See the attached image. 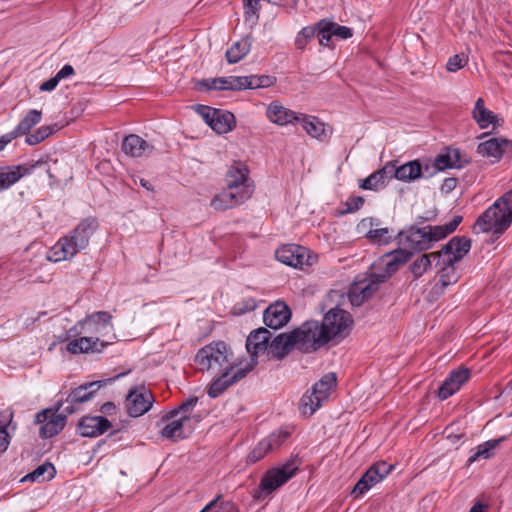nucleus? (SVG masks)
Here are the masks:
<instances>
[{"label": "nucleus", "instance_id": "obj_1", "mask_svg": "<svg viewBox=\"0 0 512 512\" xmlns=\"http://www.w3.org/2000/svg\"><path fill=\"white\" fill-rule=\"evenodd\" d=\"M97 227V220L93 217L82 220L69 234L61 237L50 248L47 260L56 263L72 259L89 245V240Z\"/></svg>", "mask_w": 512, "mask_h": 512}, {"label": "nucleus", "instance_id": "obj_2", "mask_svg": "<svg viewBox=\"0 0 512 512\" xmlns=\"http://www.w3.org/2000/svg\"><path fill=\"white\" fill-rule=\"evenodd\" d=\"M461 221V216H455L451 221L443 225H427L421 228L410 227L405 233V242L411 249L417 251L428 250L434 243L453 233Z\"/></svg>", "mask_w": 512, "mask_h": 512}, {"label": "nucleus", "instance_id": "obj_3", "mask_svg": "<svg viewBox=\"0 0 512 512\" xmlns=\"http://www.w3.org/2000/svg\"><path fill=\"white\" fill-rule=\"evenodd\" d=\"M512 221V189L495 201L477 219L475 227L481 232L502 233Z\"/></svg>", "mask_w": 512, "mask_h": 512}, {"label": "nucleus", "instance_id": "obj_4", "mask_svg": "<svg viewBox=\"0 0 512 512\" xmlns=\"http://www.w3.org/2000/svg\"><path fill=\"white\" fill-rule=\"evenodd\" d=\"M512 221V189L495 201L477 219L475 227L481 232L502 233Z\"/></svg>", "mask_w": 512, "mask_h": 512}, {"label": "nucleus", "instance_id": "obj_5", "mask_svg": "<svg viewBox=\"0 0 512 512\" xmlns=\"http://www.w3.org/2000/svg\"><path fill=\"white\" fill-rule=\"evenodd\" d=\"M298 469L299 463L296 459H290L278 467L269 469L263 475L258 488L253 492V497L258 501L265 500L291 479Z\"/></svg>", "mask_w": 512, "mask_h": 512}, {"label": "nucleus", "instance_id": "obj_6", "mask_svg": "<svg viewBox=\"0 0 512 512\" xmlns=\"http://www.w3.org/2000/svg\"><path fill=\"white\" fill-rule=\"evenodd\" d=\"M113 330L112 315L106 311H97L87 315L70 328L67 332V339L81 334L100 338L112 334Z\"/></svg>", "mask_w": 512, "mask_h": 512}, {"label": "nucleus", "instance_id": "obj_7", "mask_svg": "<svg viewBox=\"0 0 512 512\" xmlns=\"http://www.w3.org/2000/svg\"><path fill=\"white\" fill-rule=\"evenodd\" d=\"M195 363L201 371L221 372L228 366L229 350L224 342H213L202 347L195 356Z\"/></svg>", "mask_w": 512, "mask_h": 512}, {"label": "nucleus", "instance_id": "obj_8", "mask_svg": "<svg viewBox=\"0 0 512 512\" xmlns=\"http://www.w3.org/2000/svg\"><path fill=\"white\" fill-rule=\"evenodd\" d=\"M296 347L302 352H313L329 342L318 321L302 324L291 332Z\"/></svg>", "mask_w": 512, "mask_h": 512}, {"label": "nucleus", "instance_id": "obj_9", "mask_svg": "<svg viewBox=\"0 0 512 512\" xmlns=\"http://www.w3.org/2000/svg\"><path fill=\"white\" fill-rule=\"evenodd\" d=\"M353 320L351 315L340 308L329 310L323 321L320 323L321 328L329 341L334 338H343L347 336L351 330Z\"/></svg>", "mask_w": 512, "mask_h": 512}, {"label": "nucleus", "instance_id": "obj_10", "mask_svg": "<svg viewBox=\"0 0 512 512\" xmlns=\"http://www.w3.org/2000/svg\"><path fill=\"white\" fill-rule=\"evenodd\" d=\"M336 375L334 373L325 374L318 382H316L310 393L302 396L301 404L306 409L309 408V413L313 414L319 409L324 401H326L331 391L336 386Z\"/></svg>", "mask_w": 512, "mask_h": 512}, {"label": "nucleus", "instance_id": "obj_11", "mask_svg": "<svg viewBox=\"0 0 512 512\" xmlns=\"http://www.w3.org/2000/svg\"><path fill=\"white\" fill-rule=\"evenodd\" d=\"M336 375L334 373L325 374L318 382H316L310 393L302 396L301 404L306 409L309 408V413L313 414L319 409L324 401H326L331 391L336 386Z\"/></svg>", "mask_w": 512, "mask_h": 512}, {"label": "nucleus", "instance_id": "obj_12", "mask_svg": "<svg viewBox=\"0 0 512 512\" xmlns=\"http://www.w3.org/2000/svg\"><path fill=\"white\" fill-rule=\"evenodd\" d=\"M63 401H58L55 409H44L35 416V423L41 424L39 435L43 439L51 438L63 430L66 424V415L59 413Z\"/></svg>", "mask_w": 512, "mask_h": 512}, {"label": "nucleus", "instance_id": "obj_13", "mask_svg": "<svg viewBox=\"0 0 512 512\" xmlns=\"http://www.w3.org/2000/svg\"><path fill=\"white\" fill-rule=\"evenodd\" d=\"M253 370V363H246L244 366H228L222 370L216 379L210 384L207 394L211 398H217L228 387L243 379L250 371Z\"/></svg>", "mask_w": 512, "mask_h": 512}, {"label": "nucleus", "instance_id": "obj_14", "mask_svg": "<svg viewBox=\"0 0 512 512\" xmlns=\"http://www.w3.org/2000/svg\"><path fill=\"white\" fill-rule=\"evenodd\" d=\"M394 465L388 464L385 461L374 463L357 481L351 494L354 498L362 497L376 484L383 481L393 470Z\"/></svg>", "mask_w": 512, "mask_h": 512}, {"label": "nucleus", "instance_id": "obj_15", "mask_svg": "<svg viewBox=\"0 0 512 512\" xmlns=\"http://www.w3.org/2000/svg\"><path fill=\"white\" fill-rule=\"evenodd\" d=\"M411 257V253L407 250H395L384 254L374 265V278L382 283L386 278L394 274L403 264Z\"/></svg>", "mask_w": 512, "mask_h": 512}, {"label": "nucleus", "instance_id": "obj_16", "mask_svg": "<svg viewBox=\"0 0 512 512\" xmlns=\"http://www.w3.org/2000/svg\"><path fill=\"white\" fill-rule=\"evenodd\" d=\"M154 403V397L145 386L132 387L125 399V409L131 417H140L147 413Z\"/></svg>", "mask_w": 512, "mask_h": 512}, {"label": "nucleus", "instance_id": "obj_17", "mask_svg": "<svg viewBox=\"0 0 512 512\" xmlns=\"http://www.w3.org/2000/svg\"><path fill=\"white\" fill-rule=\"evenodd\" d=\"M275 256L279 262L294 268L311 266L316 260L315 256L309 254L307 248L296 244H288L280 247L276 250Z\"/></svg>", "mask_w": 512, "mask_h": 512}, {"label": "nucleus", "instance_id": "obj_18", "mask_svg": "<svg viewBox=\"0 0 512 512\" xmlns=\"http://www.w3.org/2000/svg\"><path fill=\"white\" fill-rule=\"evenodd\" d=\"M290 436V432L279 429L258 442L246 457L247 464H254L263 459L268 453L278 449Z\"/></svg>", "mask_w": 512, "mask_h": 512}, {"label": "nucleus", "instance_id": "obj_19", "mask_svg": "<svg viewBox=\"0 0 512 512\" xmlns=\"http://www.w3.org/2000/svg\"><path fill=\"white\" fill-rule=\"evenodd\" d=\"M162 421L166 424L161 430V436L174 442L188 438L195 429L194 423H188L185 416L168 418L167 413Z\"/></svg>", "mask_w": 512, "mask_h": 512}, {"label": "nucleus", "instance_id": "obj_20", "mask_svg": "<svg viewBox=\"0 0 512 512\" xmlns=\"http://www.w3.org/2000/svg\"><path fill=\"white\" fill-rule=\"evenodd\" d=\"M205 122L218 134H225L235 126V117L231 112L210 107H201Z\"/></svg>", "mask_w": 512, "mask_h": 512}, {"label": "nucleus", "instance_id": "obj_21", "mask_svg": "<svg viewBox=\"0 0 512 512\" xmlns=\"http://www.w3.org/2000/svg\"><path fill=\"white\" fill-rule=\"evenodd\" d=\"M226 187L234 191H246L248 197L252 196L253 185L249 179V169L243 163H235L231 165L226 173Z\"/></svg>", "mask_w": 512, "mask_h": 512}, {"label": "nucleus", "instance_id": "obj_22", "mask_svg": "<svg viewBox=\"0 0 512 512\" xmlns=\"http://www.w3.org/2000/svg\"><path fill=\"white\" fill-rule=\"evenodd\" d=\"M104 381H93L73 389L66 398V405L63 407V413L72 414L75 412L74 404H81L89 401L94 393L104 384Z\"/></svg>", "mask_w": 512, "mask_h": 512}, {"label": "nucleus", "instance_id": "obj_23", "mask_svg": "<svg viewBox=\"0 0 512 512\" xmlns=\"http://www.w3.org/2000/svg\"><path fill=\"white\" fill-rule=\"evenodd\" d=\"M270 337L271 333L266 328L254 330L247 337L246 349L251 357L248 363H253V368L257 365L258 355L268 352Z\"/></svg>", "mask_w": 512, "mask_h": 512}, {"label": "nucleus", "instance_id": "obj_24", "mask_svg": "<svg viewBox=\"0 0 512 512\" xmlns=\"http://www.w3.org/2000/svg\"><path fill=\"white\" fill-rule=\"evenodd\" d=\"M458 263L447 257H438L436 266L439 267V283L434 286L437 293H443L446 287L458 281L460 277L456 268Z\"/></svg>", "mask_w": 512, "mask_h": 512}, {"label": "nucleus", "instance_id": "obj_25", "mask_svg": "<svg viewBox=\"0 0 512 512\" xmlns=\"http://www.w3.org/2000/svg\"><path fill=\"white\" fill-rule=\"evenodd\" d=\"M249 198L250 197H248L246 191L238 192L225 187L220 193L216 194L212 198L210 205L215 210L224 211L241 205Z\"/></svg>", "mask_w": 512, "mask_h": 512}, {"label": "nucleus", "instance_id": "obj_26", "mask_svg": "<svg viewBox=\"0 0 512 512\" xmlns=\"http://www.w3.org/2000/svg\"><path fill=\"white\" fill-rule=\"evenodd\" d=\"M112 427L111 422L103 416H83L78 423V432L83 437H98Z\"/></svg>", "mask_w": 512, "mask_h": 512}, {"label": "nucleus", "instance_id": "obj_27", "mask_svg": "<svg viewBox=\"0 0 512 512\" xmlns=\"http://www.w3.org/2000/svg\"><path fill=\"white\" fill-rule=\"evenodd\" d=\"M75 337L66 345V350L73 355L100 352L109 343L90 335Z\"/></svg>", "mask_w": 512, "mask_h": 512}, {"label": "nucleus", "instance_id": "obj_28", "mask_svg": "<svg viewBox=\"0 0 512 512\" xmlns=\"http://www.w3.org/2000/svg\"><path fill=\"white\" fill-rule=\"evenodd\" d=\"M291 311L283 302H275L264 311L263 320L267 327L277 330L282 328L290 319Z\"/></svg>", "mask_w": 512, "mask_h": 512}, {"label": "nucleus", "instance_id": "obj_29", "mask_svg": "<svg viewBox=\"0 0 512 512\" xmlns=\"http://www.w3.org/2000/svg\"><path fill=\"white\" fill-rule=\"evenodd\" d=\"M470 371L467 368H459L452 371L438 389V397L446 400L456 393L469 379Z\"/></svg>", "mask_w": 512, "mask_h": 512}, {"label": "nucleus", "instance_id": "obj_30", "mask_svg": "<svg viewBox=\"0 0 512 512\" xmlns=\"http://www.w3.org/2000/svg\"><path fill=\"white\" fill-rule=\"evenodd\" d=\"M377 278H372L370 280H361L353 283V285L349 289V300L353 306H360L366 300H368L378 289Z\"/></svg>", "mask_w": 512, "mask_h": 512}, {"label": "nucleus", "instance_id": "obj_31", "mask_svg": "<svg viewBox=\"0 0 512 512\" xmlns=\"http://www.w3.org/2000/svg\"><path fill=\"white\" fill-rule=\"evenodd\" d=\"M39 163L40 162L31 165H15L0 168V192L10 188L23 176L31 174Z\"/></svg>", "mask_w": 512, "mask_h": 512}, {"label": "nucleus", "instance_id": "obj_32", "mask_svg": "<svg viewBox=\"0 0 512 512\" xmlns=\"http://www.w3.org/2000/svg\"><path fill=\"white\" fill-rule=\"evenodd\" d=\"M471 240L466 236H455L451 238L439 252L440 257H447L460 262L470 251Z\"/></svg>", "mask_w": 512, "mask_h": 512}, {"label": "nucleus", "instance_id": "obj_33", "mask_svg": "<svg viewBox=\"0 0 512 512\" xmlns=\"http://www.w3.org/2000/svg\"><path fill=\"white\" fill-rule=\"evenodd\" d=\"M266 117L270 122L285 126L300 121L296 112L284 107L279 101H272L266 109Z\"/></svg>", "mask_w": 512, "mask_h": 512}, {"label": "nucleus", "instance_id": "obj_34", "mask_svg": "<svg viewBox=\"0 0 512 512\" xmlns=\"http://www.w3.org/2000/svg\"><path fill=\"white\" fill-rule=\"evenodd\" d=\"M208 90H233L247 89L246 76H227L213 79H206L201 82Z\"/></svg>", "mask_w": 512, "mask_h": 512}, {"label": "nucleus", "instance_id": "obj_35", "mask_svg": "<svg viewBox=\"0 0 512 512\" xmlns=\"http://www.w3.org/2000/svg\"><path fill=\"white\" fill-rule=\"evenodd\" d=\"M122 151L131 157H142L150 154L154 147L136 134L126 136L122 141Z\"/></svg>", "mask_w": 512, "mask_h": 512}, {"label": "nucleus", "instance_id": "obj_36", "mask_svg": "<svg viewBox=\"0 0 512 512\" xmlns=\"http://www.w3.org/2000/svg\"><path fill=\"white\" fill-rule=\"evenodd\" d=\"M296 347L294 339L290 333H281L277 335L269 344L268 355L272 358L282 359Z\"/></svg>", "mask_w": 512, "mask_h": 512}, {"label": "nucleus", "instance_id": "obj_37", "mask_svg": "<svg viewBox=\"0 0 512 512\" xmlns=\"http://www.w3.org/2000/svg\"><path fill=\"white\" fill-rule=\"evenodd\" d=\"M253 38L251 35H247L236 41L232 44V46L226 51V59L230 64L237 63L241 61L251 50Z\"/></svg>", "mask_w": 512, "mask_h": 512}, {"label": "nucleus", "instance_id": "obj_38", "mask_svg": "<svg viewBox=\"0 0 512 512\" xmlns=\"http://www.w3.org/2000/svg\"><path fill=\"white\" fill-rule=\"evenodd\" d=\"M422 165L419 160L409 161L403 165L397 166L394 173L396 179L402 182H412L422 177Z\"/></svg>", "mask_w": 512, "mask_h": 512}, {"label": "nucleus", "instance_id": "obj_39", "mask_svg": "<svg viewBox=\"0 0 512 512\" xmlns=\"http://www.w3.org/2000/svg\"><path fill=\"white\" fill-rule=\"evenodd\" d=\"M472 117L481 129H486L490 125H495L497 116L485 107L484 100L478 98L472 111Z\"/></svg>", "mask_w": 512, "mask_h": 512}, {"label": "nucleus", "instance_id": "obj_40", "mask_svg": "<svg viewBox=\"0 0 512 512\" xmlns=\"http://www.w3.org/2000/svg\"><path fill=\"white\" fill-rule=\"evenodd\" d=\"M375 220L373 218L364 219L361 222L362 227L369 226L370 229L366 232V238L375 244H387L392 238V233L388 228H373V226H377L378 223H374Z\"/></svg>", "mask_w": 512, "mask_h": 512}, {"label": "nucleus", "instance_id": "obj_41", "mask_svg": "<svg viewBox=\"0 0 512 512\" xmlns=\"http://www.w3.org/2000/svg\"><path fill=\"white\" fill-rule=\"evenodd\" d=\"M507 143L506 139L490 138L478 145L477 152L483 157H492L498 160L501 158Z\"/></svg>", "mask_w": 512, "mask_h": 512}, {"label": "nucleus", "instance_id": "obj_42", "mask_svg": "<svg viewBox=\"0 0 512 512\" xmlns=\"http://www.w3.org/2000/svg\"><path fill=\"white\" fill-rule=\"evenodd\" d=\"M299 122L302 123L303 129L309 136L319 140H324L328 137L326 132V125L317 117L301 114Z\"/></svg>", "mask_w": 512, "mask_h": 512}, {"label": "nucleus", "instance_id": "obj_43", "mask_svg": "<svg viewBox=\"0 0 512 512\" xmlns=\"http://www.w3.org/2000/svg\"><path fill=\"white\" fill-rule=\"evenodd\" d=\"M460 151L458 149L448 148L440 153L434 160V168L438 171L461 167Z\"/></svg>", "mask_w": 512, "mask_h": 512}, {"label": "nucleus", "instance_id": "obj_44", "mask_svg": "<svg viewBox=\"0 0 512 512\" xmlns=\"http://www.w3.org/2000/svg\"><path fill=\"white\" fill-rule=\"evenodd\" d=\"M504 439L505 437L491 439L478 445L475 449V452L469 457L468 464L471 465L480 459L491 458L494 455V450L500 445L502 441H504Z\"/></svg>", "mask_w": 512, "mask_h": 512}, {"label": "nucleus", "instance_id": "obj_45", "mask_svg": "<svg viewBox=\"0 0 512 512\" xmlns=\"http://www.w3.org/2000/svg\"><path fill=\"white\" fill-rule=\"evenodd\" d=\"M198 403V397L190 396L185 401H183L177 408L168 412V418L173 416H185L188 419V423H198L199 418L193 416V410Z\"/></svg>", "mask_w": 512, "mask_h": 512}, {"label": "nucleus", "instance_id": "obj_46", "mask_svg": "<svg viewBox=\"0 0 512 512\" xmlns=\"http://www.w3.org/2000/svg\"><path fill=\"white\" fill-rule=\"evenodd\" d=\"M440 257L439 252L422 254L416 258L410 265V271L415 278L421 277L428 269L431 268L432 262L437 261Z\"/></svg>", "mask_w": 512, "mask_h": 512}, {"label": "nucleus", "instance_id": "obj_47", "mask_svg": "<svg viewBox=\"0 0 512 512\" xmlns=\"http://www.w3.org/2000/svg\"><path fill=\"white\" fill-rule=\"evenodd\" d=\"M42 118V112L36 109L30 110L26 116L19 122L13 132L16 136L28 134L30 130L37 125Z\"/></svg>", "mask_w": 512, "mask_h": 512}, {"label": "nucleus", "instance_id": "obj_48", "mask_svg": "<svg viewBox=\"0 0 512 512\" xmlns=\"http://www.w3.org/2000/svg\"><path fill=\"white\" fill-rule=\"evenodd\" d=\"M55 475V468L51 463H44L34 471L27 474L21 481L44 482L51 480Z\"/></svg>", "mask_w": 512, "mask_h": 512}, {"label": "nucleus", "instance_id": "obj_49", "mask_svg": "<svg viewBox=\"0 0 512 512\" xmlns=\"http://www.w3.org/2000/svg\"><path fill=\"white\" fill-rule=\"evenodd\" d=\"M221 495L210 501L200 512H239L234 503L230 501H220Z\"/></svg>", "mask_w": 512, "mask_h": 512}, {"label": "nucleus", "instance_id": "obj_50", "mask_svg": "<svg viewBox=\"0 0 512 512\" xmlns=\"http://www.w3.org/2000/svg\"><path fill=\"white\" fill-rule=\"evenodd\" d=\"M317 28L316 26H307L304 27L296 36L295 38V46L299 50H303L309 40L314 38L316 35Z\"/></svg>", "mask_w": 512, "mask_h": 512}, {"label": "nucleus", "instance_id": "obj_51", "mask_svg": "<svg viewBox=\"0 0 512 512\" xmlns=\"http://www.w3.org/2000/svg\"><path fill=\"white\" fill-rule=\"evenodd\" d=\"M247 79V89H257L269 87L274 84L275 79L268 75H250L246 76Z\"/></svg>", "mask_w": 512, "mask_h": 512}, {"label": "nucleus", "instance_id": "obj_52", "mask_svg": "<svg viewBox=\"0 0 512 512\" xmlns=\"http://www.w3.org/2000/svg\"><path fill=\"white\" fill-rule=\"evenodd\" d=\"M317 32L316 34L319 36V43L322 46H328L333 36L332 30L330 28V21L321 20L316 25Z\"/></svg>", "mask_w": 512, "mask_h": 512}, {"label": "nucleus", "instance_id": "obj_53", "mask_svg": "<svg viewBox=\"0 0 512 512\" xmlns=\"http://www.w3.org/2000/svg\"><path fill=\"white\" fill-rule=\"evenodd\" d=\"M396 163V161H389L381 169L375 172L384 187L391 179H396V174L394 173V170H396Z\"/></svg>", "mask_w": 512, "mask_h": 512}, {"label": "nucleus", "instance_id": "obj_54", "mask_svg": "<svg viewBox=\"0 0 512 512\" xmlns=\"http://www.w3.org/2000/svg\"><path fill=\"white\" fill-rule=\"evenodd\" d=\"M467 61L464 55L456 54L448 59L446 68L449 72H457L467 64Z\"/></svg>", "mask_w": 512, "mask_h": 512}, {"label": "nucleus", "instance_id": "obj_55", "mask_svg": "<svg viewBox=\"0 0 512 512\" xmlns=\"http://www.w3.org/2000/svg\"><path fill=\"white\" fill-rule=\"evenodd\" d=\"M384 186L381 183L380 178L377 177V175L372 173L369 175L366 179L362 181L360 184V188L365 190H378L379 188H383Z\"/></svg>", "mask_w": 512, "mask_h": 512}, {"label": "nucleus", "instance_id": "obj_56", "mask_svg": "<svg viewBox=\"0 0 512 512\" xmlns=\"http://www.w3.org/2000/svg\"><path fill=\"white\" fill-rule=\"evenodd\" d=\"M330 28L332 30L333 36H336L340 39H348L352 37V30L349 27L341 26L337 23L330 21Z\"/></svg>", "mask_w": 512, "mask_h": 512}, {"label": "nucleus", "instance_id": "obj_57", "mask_svg": "<svg viewBox=\"0 0 512 512\" xmlns=\"http://www.w3.org/2000/svg\"><path fill=\"white\" fill-rule=\"evenodd\" d=\"M58 127L56 124L54 125H44L39 127L36 130V133L38 134L41 141H44L46 138H48L50 135L55 133L57 131Z\"/></svg>", "mask_w": 512, "mask_h": 512}, {"label": "nucleus", "instance_id": "obj_58", "mask_svg": "<svg viewBox=\"0 0 512 512\" xmlns=\"http://www.w3.org/2000/svg\"><path fill=\"white\" fill-rule=\"evenodd\" d=\"M244 3H245V7H246V11H245L246 20H248L251 17H255L257 19L256 12L258 10L257 6L259 3V0H244Z\"/></svg>", "mask_w": 512, "mask_h": 512}, {"label": "nucleus", "instance_id": "obj_59", "mask_svg": "<svg viewBox=\"0 0 512 512\" xmlns=\"http://www.w3.org/2000/svg\"><path fill=\"white\" fill-rule=\"evenodd\" d=\"M364 204V198L361 196H352L347 201V211L354 212L360 209Z\"/></svg>", "mask_w": 512, "mask_h": 512}, {"label": "nucleus", "instance_id": "obj_60", "mask_svg": "<svg viewBox=\"0 0 512 512\" xmlns=\"http://www.w3.org/2000/svg\"><path fill=\"white\" fill-rule=\"evenodd\" d=\"M73 74H74V68L71 65L66 64L56 73L55 76L60 81L69 76H72Z\"/></svg>", "mask_w": 512, "mask_h": 512}, {"label": "nucleus", "instance_id": "obj_61", "mask_svg": "<svg viewBox=\"0 0 512 512\" xmlns=\"http://www.w3.org/2000/svg\"><path fill=\"white\" fill-rule=\"evenodd\" d=\"M58 83H59V80L56 78V76H54V77L48 79L47 81H44L40 85L39 89L41 91L50 92V91H52V90H54L56 88Z\"/></svg>", "mask_w": 512, "mask_h": 512}, {"label": "nucleus", "instance_id": "obj_62", "mask_svg": "<svg viewBox=\"0 0 512 512\" xmlns=\"http://www.w3.org/2000/svg\"><path fill=\"white\" fill-rule=\"evenodd\" d=\"M8 445V432L4 426L0 425V451H5Z\"/></svg>", "mask_w": 512, "mask_h": 512}, {"label": "nucleus", "instance_id": "obj_63", "mask_svg": "<svg viewBox=\"0 0 512 512\" xmlns=\"http://www.w3.org/2000/svg\"><path fill=\"white\" fill-rule=\"evenodd\" d=\"M15 138H17V136L13 131L1 136L0 137V151H2L5 148V146Z\"/></svg>", "mask_w": 512, "mask_h": 512}, {"label": "nucleus", "instance_id": "obj_64", "mask_svg": "<svg viewBox=\"0 0 512 512\" xmlns=\"http://www.w3.org/2000/svg\"><path fill=\"white\" fill-rule=\"evenodd\" d=\"M26 140L25 142L28 144V145H37L39 144L41 141V139L39 138L38 134L36 133V131L34 133H31V134H26Z\"/></svg>", "mask_w": 512, "mask_h": 512}]
</instances>
